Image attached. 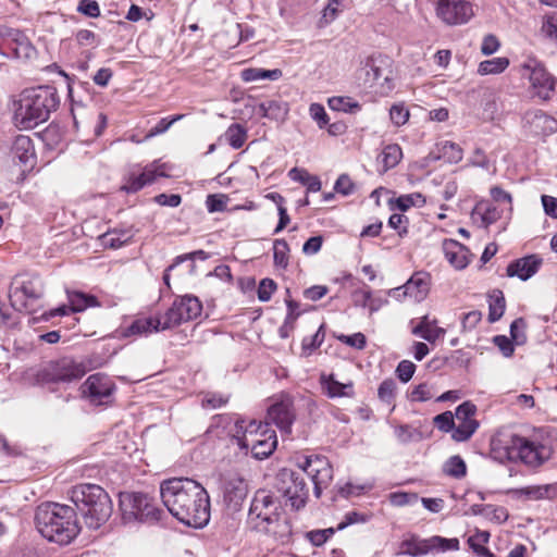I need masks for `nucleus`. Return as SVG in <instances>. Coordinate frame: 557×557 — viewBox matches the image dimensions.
Segmentation results:
<instances>
[{"mask_svg":"<svg viewBox=\"0 0 557 557\" xmlns=\"http://www.w3.org/2000/svg\"><path fill=\"white\" fill-rule=\"evenodd\" d=\"M482 319V313L478 310L466 313L462 318V331L468 332L473 330Z\"/></svg>","mask_w":557,"mask_h":557,"instance_id":"63","label":"nucleus"},{"mask_svg":"<svg viewBox=\"0 0 557 557\" xmlns=\"http://www.w3.org/2000/svg\"><path fill=\"white\" fill-rule=\"evenodd\" d=\"M288 175L290 178H297L296 175H302L306 177L305 185L307 186L308 191L317 193L321 189V181L318 176L310 175L306 170H300L297 168H293Z\"/></svg>","mask_w":557,"mask_h":557,"instance_id":"48","label":"nucleus"},{"mask_svg":"<svg viewBox=\"0 0 557 557\" xmlns=\"http://www.w3.org/2000/svg\"><path fill=\"white\" fill-rule=\"evenodd\" d=\"M276 289V283L271 278H263L260 281L258 286V299L260 301H269L272 297V294Z\"/></svg>","mask_w":557,"mask_h":557,"instance_id":"55","label":"nucleus"},{"mask_svg":"<svg viewBox=\"0 0 557 557\" xmlns=\"http://www.w3.org/2000/svg\"><path fill=\"white\" fill-rule=\"evenodd\" d=\"M160 496L169 512L191 528H203L210 520L207 490L189 478H172L160 484Z\"/></svg>","mask_w":557,"mask_h":557,"instance_id":"1","label":"nucleus"},{"mask_svg":"<svg viewBox=\"0 0 557 557\" xmlns=\"http://www.w3.org/2000/svg\"><path fill=\"white\" fill-rule=\"evenodd\" d=\"M395 436L400 443H409L420 436V433L408 424L395 426Z\"/></svg>","mask_w":557,"mask_h":557,"instance_id":"56","label":"nucleus"},{"mask_svg":"<svg viewBox=\"0 0 557 557\" xmlns=\"http://www.w3.org/2000/svg\"><path fill=\"white\" fill-rule=\"evenodd\" d=\"M120 505L125 515L133 516L141 522H157L163 515V511L144 493L122 494Z\"/></svg>","mask_w":557,"mask_h":557,"instance_id":"9","label":"nucleus"},{"mask_svg":"<svg viewBox=\"0 0 557 557\" xmlns=\"http://www.w3.org/2000/svg\"><path fill=\"white\" fill-rule=\"evenodd\" d=\"M552 490L550 485H536V486H528L523 488L510 490L509 493H512L517 497L524 496L528 499H544L548 497V493Z\"/></svg>","mask_w":557,"mask_h":557,"instance_id":"40","label":"nucleus"},{"mask_svg":"<svg viewBox=\"0 0 557 557\" xmlns=\"http://www.w3.org/2000/svg\"><path fill=\"white\" fill-rule=\"evenodd\" d=\"M280 496L269 490H258L251 500L248 523L257 532L273 537L281 544L290 541V521L284 517Z\"/></svg>","mask_w":557,"mask_h":557,"instance_id":"2","label":"nucleus"},{"mask_svg":"<svg viewBox=\"0 0 557 557\" xmlns=\"http://www.w3.org/2000/svg\"><path fill=\"white\" fill-rule=\"evenodd\" d=\"M459 547V541L457 539H444L441 536H432L430 539L421 540L412 536L409 540L401 542V553L418 557L426 555L432 550H455Z\"/></svg>","mask_w":557,"mask_h":557,"instance_id":"12","label":"nucleus"},{"mask_svg":"<svg viewBox=\"0 0 557 557\" xmlns=\"http://www.w3.org/2000/svg\"><path fill=\"white\" fill-rule=\"evenodd\" d=\"M523 121L535 135L548 136L557 132V120L539 109L525 112Z\"/></svg>","mask_w":557,"mask_h":557,"instance_id":"21","label":"nucleus"},{"mask_svg":"<svg viewBox=\"0 0 557 557\" xmlns=\"http://www.w3.org/2000/svg\"><path fill=\"white\" fill-rule=\"evenodd\" d=\"M334 189L344 196L351 195L355 191V184L347 174H342L336 180Z\"/></svg>","mask_w":557,"mask_h":557,"instance_id":"58","label":"nucleus"},{"mask_svg":"<svg viewBox=\"0 0 557 557\" xmlns=\"http://www.w3.org/2000/svg\"><path fill=\"white\" fill-rule=\"evenodd\" d=\"M499 46H500V44H499V40L497 39V37L492 34H488V35L484 36V38H483V41L481 45V52L484 55H491L498 50Z\"/></svg>","mask_w":557,"mask_h":557,"instance_id":"62","label":"nucleus"},{"mask_svg":"<svg viewBox=\"0 0 557 557\" xmlns=\"http://www.w3.org/2000/svg\"><path fill=\"white\" fill-rule=\"evenodd\" d=\"M338 339L342 343L357 349H363L367 344L366 336L362 333H355L352 335H341L338 336Z\"/></svg>","mask_w":557,"mask_h":557,"instance_id":"61","label":"nucleus"},{"mask_svg":"<svg viewBox=\"0 0 557 557\" xmlns=\"http://www.w3.org/2000/svg\"><path fill=\"white\" fill-rule=\"evenodd\" d=\"M425 205V197L420 193L403 195L396 199V207L400 211H406L411 207H422Z\"/></svg>","mask_w":557,"mask_h":557,"instance_id":"45","label":"nucleus"},{"mask_svg":"<svg viewBox=\"0 0 557 557\" xmlns=\"http://www.w3.org/2000/svg\"><path fill=\"white\" fill-rule=\"evenodd\" d=\"M237 429L236 436L239 437V434H243V437L239 438L238 444L242 447H248L250 438H256L260 436L261 432L269 429L268 422L251 420L249 423H246L245 420H237L235 423Z\"/></svg>","mask_w":557,"mask_h":557,"instance_id":"29","label":"nucleus"},{"mask_svg":"<svg viewBox=\"0 0 557 557\" xmlns=\"http://www.w3.org/2000/svg\"><path fill=\"white\" fill-rule=\"evenodd\" d=\"M490 298L488 321L493 323L503 317L506 308V301L500 290H495L494 294L490 296Z\"/></svg>","mask_w":557,"mask_h":557,"instance_id":"39","label":"nucleus"},{"mask_svg":"<svg viewBox=\"0 0 557 557\" xmlns=\"http://www.w3.org/2000/svg\"><path fill=\"white\" fill-rule=\"evenodd\" d=\"M115 389L114 382L103 373L89 375L81 386L83 397L95 406L111 404Z\"/></svg>","mask_w":557,"mask_h":557,"instance_id":"11","label":"nucleus"},{"mask_svg":"<svg viewBox=\"0 0 557 557\" xmlns=\"http://www.w3.org/2000/svg\"><path fill=\"white\" fill-rule=\"evenodd\" d=\"M282 76L280 69L265 70L258 67L245 69L240 73V77L244 82H257L263 79L277 81Z\"/></svg>","mask_w":557,"mask_h":557,"instance_id":"33","label":"nucleus"},{"mask_svg":"<svg viewBox=\"0 0 557 557\" xmlns=\"http://www.w3.org/2000/svg\"><path fill=\"white\" fill-rule=\"evenodd\" d=\"M11 158L14 164L22 168V173L32 170L36 164V152L29 136L17 135L11 146Z\"/></svg>","mask_w":557,"mask_h":557,"instance_id":"17","label":"nucleus"},{"mask_svg":"<svg viewBox=\"0 0 557 557\" xmlns=\"http://www.w3.org/2000/svg\"><path fill=\"white\" fill-rule=\"evenodd\" d=\"M71 500L89 529H99L112 515V500L100 485L84 483L74 486L71 491Z\"/></svg>","mask_w":557,"mask_h":557,"instance_id":"6","label":"nucleus"},{"mask_svg":"<svg viewBox=\"0 0 557 557\" xmlns=\"http://www.w3.org/2000/svg\"><path fill=\"white\" fill-rule=\"evenodd\" d=\"M405 284L409 299L414 302H421L426 298L430 292L431 275L424 271H417Z\"/></svg>","mask_w":557,"mask_h":557,"instance_id":"25","label":"nucleus"},{"mask_svg":"<svg viewBox=\"0 0 557 557\" xmlns=\"http://www.w3.org/2000/svg\"><path fill=\"white\" fill-rule=\"evenodd\" d=\"M416 371V364L410 360H403L398 363L396 368V375L403 382H409Z\"/></svg>","mask_w":557,"mask_h":557,"instance_id":"54","label":"nucleus"},{"mask_svg":"<svg viewBox=\"0 0 557 557\" xmlns=\"http://www.w3.org/2000/svg\"><path fill=\"white\" fill-rule=\"evenodd\" d=\"M443 472L448 476L461 479L467 474V465L459 455H455L444 462Z\"/></svg>","mask_w":557,"mask_h":557,"instance_id":"37","label":"nucleus"},{"mask_svg":"<svg viewBox=\"0 0 557 557\" xmlns=\"http://www.w3.org/2000/svg\"><path fill=\"white\" fill-rule=\"evenodd\" d=\"M72 312H81L90 307L99 306V302L95 296L86 295L84 293H73L69 295Z\"/></svg>","mask_w":557,"mask_h":557,"instance_id":"38","label":"nucleus"},{"mask_svg":"<svg viewBox=\"0 0 557 557\" xmlns=\"http://www.w3.org/2000/svg\"><path fill=\"white\" fill-rule=\"evenodd\" d=\"M476 406L471 401H465L456 408L455 417L459 421L451 437L456 442L468 441L478 430L479 422L473 418Z\"/></svg>","mask_w":557,"mask_h":557,"instance_id":"15","label":"nucleus"},{"mask_svg":"<svg viewBox=\"0 0 557 557\" xmlns=\"http://www.w3.org/2000/svg\"><path fill=\"white\" fill-rule=\"evenodd\" d=\"M44 295V285L38 276L24 281L21 286L10 292V301L14 309L22 311L27 309V300H37Z\"/></svg>","mask_w":557,"mask_h":557,"instance_id":"16","label":"nucleus"},{"mask_svg":"<svg viewBox=\"0 0 557 557\" xmlns=\"http://www.w3.org/2000/svg\"><path fill=\"white\" fill-rule=\"evenodd\" d=\"M295 418L293 399L288 396L282 397L268 409V419L284 433H290Z\"/></svg>","mask_w":557,"mask_h":557,"instance_id":"19","label":"nucleus"},{"mask_svg":"<svg viewBox=\"0 0 557 557\" xmlns=\"http://www.w3.org/2000/svg\"><path fill=\"white\" fill-rule=\"evenodd\" d=\"M432 397H433V394L431 393L428 384H425V383H421V384L417 385L410 394V399L412 401H426V400L431 399Z\"/></svg>","mask_w":557,"mask_h":557,"instance_id":"64","label":"nucleus"},{"mask_svg":"<svg viewBox=\"0 0 557 557\" xmlns=\"http://www.w3.org/2000/svg\"><path fill=\"white\" fill-rule=\"evenodd\" d=\"M372 292L369 286L364 285L363 288L355 289L351 293V299L355 306L367 308L371 300Z\"/></svg>","mask_w":557,"mask_h":557,"instance_id":"57","label":"nucleus"},{"mask_svg":"<svg viewBox=\"0 0 557 557\" xmlns=\"http://www.w3.org/2000/svg\"><path fill=\"white\" fill-rule=\"evenodd\" d=\"M434 424L443 432H454L456 429L454 416L450 411H445L434 417Z\"/></svg>","mask_w":557,"mask_h":557,"instance_id":"50","label":"nucleus"},{"mask_svg":"<svg viewBox=\"0 0 557 557\" xmlns=\"http://www.w3.org/2000/svg\"><path fill=\"white\" fill-rule=\"evenodd\" d=\"M59 106L57 90L38 86L23 90L14 101L13 122L20 129H32L46 122Z\"/></svg>","mask_w":557,"mask_h":557,"instance_id":"4","label":"nucleus"},{"mask_svg":"<svg viewBox=\"0 0 557 557\" xmlns=\"http://www.w3.org/2000/svg\"><path fill=\"white\" fill-rule=\"evenodd\" d=\"M202 311V305L199 299L191 295H185L176 299L173 305L162 315L163 329H172L183 322L196 319Z\"/></svg>","mask_w":557,"mask_h":557,"instance_id":"10","label":"nucleus"},{"mask_svg":"<svg viewBox=\"0 0 557 557\" xmlns=\"http://www.w3.org/2000/svg\"><path fill=\"white\" fill-rule=\"evenodd\" d=\"M541 264L542 258L537 255H529L510 262L507 267V275L510 277L517 276L521 281H527L539 271Z\"/></svg>","mask_w":557,"mask_h":557,"instance_id":"23","label":"nucleus"},{"mask_svg":"<svg viewBox=\"0 0 557 557\" xmlns=\"http://www.w3.org/2000/svg\"><path fill=\"white\" fill-rule=\"evenodd\" d=\"M386 60L382 58H368L359 70V79H363V84L370 87L374 85H383L381 81L387 82Z\"/></svg>","mask_w":557,"mask_h":557,"instance_id":"22","label":"nucleus"},{"mask_svg":"<svg viewBox=\"0 0 557 557\" xmlns=\"http://www.w3.org/2000/svg\"><path fill=\"white\" fill-rule=\"evenodd\" d=\"M509 65V60L505 57L494 58L491 60L482 61L479 64L478 72L481 75L499 74L504 72Z\"/></svg>","mask_w":557,"mask_h":557,"instance_id":"41","label":"nucleus"},{"mask_svg":"<svg viewBox=\"0 0 557 557\" xmlns=\"http://www.w3.org/2000/svg\"><path fill=\"white\" fill-rule=\"evenodd\" d=\"M10 49L17 59H32L36 54V49L25 34L14 30L10 34Z\"/></svg>","mask_w":557,"mask_h":557,"instance_id":"30","label":"nucleus"},{"mask_svg":"<svg viewBox=\"0 0 557 557\" xmlns=\"http://www.w3.org/2000/svg\"><path fill=\"white\" fill-rule=\"evenodd\" d=\"M309 113L320 128H324L329 124V115L322 104L317 102L311 103L309 107Z\"/></svg>","mask_w":557,"mask_h":557,"instance_id":"53","label":"nucleus"},{"mask_svg":"<svg viewBox=\"0 0 557 557\" xmlns=\"http://www.w3.org/2000/svg\"><path fill=\"white\" fill-rule=\"evenodd\" d=\"M161 317L139 318L120 331L122 337L147 335L152 332L164 331Z\"/></svg>","mask_w":557,"mask_h":557,"instance_id":"24","label":"nucleus"},{"mask_svg":"<svg viewBox=\"0 0 557 557\" xmlns=\"http://www.w3.org/2000/svg\"><path fill=\"white\" fill-rule=\"evenodd\" d=\"M335 533V529L329 528L323 530H313L306 534L307 539L314 546L323 545L333 534Z\"/></svg>","mask_w":557,"mask_h":557,"instance_id":"52","label":"nucleus"},{"mask_svg":"<svg viewBox=\"0 0 557 557\" xmlns=\"http://www.w3.org/2000/svg\"><path fill=\"white\" fill-rule=\"evenodd\" d=\"M225 137L232 148L239 149L245 144L247 132L242 125L232 124L225 132Z\"/></svg>","mask_w":557,"mask_h":557,"instance_id":"43","label":"nucleus"},{"mask_svg":"<svg viewBox=\"0 0 557 557\" xmlns=\"http://www.w3.org/2000/svg\"><path fill=\"white\" fill-rule=\"evenodd\" d=\"M396 383L393 379L384 380L377 389V396L381 401L391 405L395 399Z\"/></svg>","mask_w":557,"mask_h":557,"instance_id":"47","label":"nucleus"},{"mask_svg":"<svg viewBox=\"0 0 557 557\" xmlns=\"http://www.w3.org/2000/svg\"><path fill=\"white\" fill-rule=\"evenodd\" d=\"M165 168V163L153 161L146 165L140 174H131L122 189L126 193H136L146 185L152 184L157 177H168Z\"/></svg>","mask_w":557,"mask_h":557,"instance_id":"18","label":"nucleus"},{"mask_svg":"<svg viewBox=\"0 0 557 557\" xmlns=\"http://www.w3.org/2000/svg\"><path fill=\"white\" fill-rule=\"evenodd\" d=\"M443 251L446 260L458 270L465 269L469 260V250L455 239H445L443 242Z\"/></svg>","mask_w":557,"mask_h":557,"instance_id":"27","label":"nucleus"},{"mask_svg":"<svg viewBox=\"0 0 557 557\" xmlns=\"http://www.w3.org/2000/svg\"><path fill=\"white\" fill-rule=\"evenodd\" d=\"M310 478L314 485V494L320 497L322 488L326 487L333 479V468L329 465L323 469H313L310 471Z\"/></svg>","mask_w":557,"mask_h":557,"instance_id":"36","label":"nucleus"},{"mask_svg":"<svg viewBox=\"0 0 557 557\" xmlns=\"http://www.w3.org/2000/svg\"><path fill=\"white\" fill-rule=\"evenodd\" d=\"M277 440L273 430H264L260 436L250 438L251 454L256 459L268 458L276 448Z\"/></svg>","mask_w":557,"mask_h":557,"instance_id":"26","label":"nucleus"},{"mask_svg":"<svg viewBox=\"0 0 557 557\" xmlns=\"http://www.w3.org/2000/svg\"><path fill=\"white\" fill-rule=\"evenodd\" d=\"M258 113L263 117L281 121L287 115L288 106L284 101L271 99L258 106Z\"/></svg>","mask_w":557,"mask_h":557,"instance_id":"31","label":"nucleus"},{"mask_svg":"<svg viewBox=\"0 0 557 557\" xmlns=\"http://www.w3.org/2000/svg\"><path fill=\"white\" fill-rule=\"evenodd\" d=\"M490 539V534L487 532H479L473 536L469 537V544L471 548L480 556L485 557H494V555L485 548L482 544L486 543Z\"/></svg>","mask_w":557,"mask_h":557,"instance_id":"46","label":"nucleus"},{"mask_svg":"<svg viewBox=\"0 0 557 557\" xmlns=\"http://www.w3.org/2000/svg\"><path fill=\"white\" fill-rule=\"evenodd\" d=\"M492 451L499 460L520 461L529 468H539L550 459L549 445L531 441L509 430L498 431L491 441Z\"/></svg>","mask_w":557,"mask_h":557,"instance_id":"3","label":"nucleus"},{"mask_svg":"<svg viewBox=\"0 0 557 557\" xmlns=\"http://www.w3.org/2000/svg\"><path fill=\"white\" fill-rule=\"evenodd\" d=\"M133 238L129 230H111L102 234L99 239L104 248L117 249L128 244Z\"/></svg>","mask_w":557,"mask_h":557,"instance_id":"32","label":"nucleus"},{"mask_svg":"<svg viewBox=\"0 0 557 557\" xmlns=\"http://www.w3.org/2000/svg\"><path fill=\"white\" fill-rule=\"evenodd\" d=\"M289 247L285 239H275L273 244L274 264L285 269L288 265Z\"/></svg>","mask_w":557,"mask_h":557,"instance_id":"44","label":"nucleus"},{"mask_svg":"<svg viewBox=\"0 0 557 557\" xmlns=\"http://www.w3.org/2000/svg\"><path fill=\"white\" fill-rule=\"evenodd\" d=\"M523 67L530 71L529 79L534 90V95L544 101L549 100L555 90V77H553L546 69L536 61H531L524 64Z\"/></svg>","mask_w":557,"mask_h":557,"instance_id":"14","label":"nucleus"},{"mask_svg":"<svg viewBox=\"0 0 557 557\" xmlns=\"http://www.w3.org/2000/svg\"><path fill=\"white\" fill-rule=\"evenodd\" d=\"M493 343L495 346L498 347V349L502 351L504 357H511L515 351L513 344L510 338H508L506 335H496L493 338Z\"/></svg>","mask_w":557,"mask_h":557,"instance_id":"60","label":"nucleus"},{"mask_svg":"<svg viewBox=\"0 0 557 557\" xmlns=\"http://www.w3.org/2000/svg\"><path fill=\"white\" fill-rule=\"evenodd\" d=\"M85 374V368L70 358L51 361L36 370H30L27 375L34 384L46 385L50 383H71L79 380Z\"/></svg>","mask_w":557,"mask_h":557,"instance_id":"7","label":"nucleus"},{"mask_svg":"<svg viewBox=\"0 0 557 557\" xmlns=\"http://www.w3.org/2000/svg\"><path fill=\"white\" fill-rule=\"evenodd\" d=\"M325 337L323 325H320L317 332L308 337H305L301 343V355L305 357L310 356L317 348L321 346Z\"/></svg>","mask_w":557,"mask_h":557,"instance_id":"42","label":"nucleus"},{"mask_svg":"<svg viewBox=\"0 0 557 557\" xmlns=\"http://www.w3.org/2000/svg\"><path fill=\"white\" fill-rule=\"evenodd\" d=\"M248 494L247 482L239 476L227 479L223 487V499L227 508L232 511H238Z\"/></svg>","mask_w":557,"mask_h":557,"instance_id":"20","label":"nucleus"},{"mask_svg":"<svg viewBox=\"0 0 557 557\" xmlns=\"http://www.w3.org/2000/svg\"><path fill=\"white\" fill-rule=\"evenodd\" d=\"M437 17L449 26L467 24L474 15L472 3L467 0H438Z\"/></svg>","mask_w":557,"mask_h":557,"instance_id":"13","label":"nucleus"},{"mask_svg":"<svg viewBox=\"0 0 557 557\" xmlns=\"http://www.w3.org/2000/svg\"><path fill=\"white\" fill-rule=\"evenodd\" d=\"M409 116V110L403 103L393 104L389 109L391 121L396 126L406 124Z\"/></svg>","mask_w":557,"mask_h":557,"instance_id":"49","label":"nucleus"},{"mask_svg":"<svg viewBox=\"0 0 557 557\" xmlns=\"http://www.w3.org/2000/svg\"><path fill=\"white\" fill-rule=\"evenodd\" d=\"M77 11L89 17H98L100 15V7L95 0H81Z\"/></svg>","mask_w":557,"mask_h":557,"instance_id":"59","label":"nucleus"},{"mask_svg":"<svg viewBox=\"0 0 557 557\" xmlns=\"http://www.w3.org/2000/svg\"><path fill=\"white\" fill-rule=\"evenodd\" d=\"M403 158V151L399 145L389 144L384 147L379 156V161L383 164V170L387 171L395 168Z\"/></svg>","mask_w":557,"mask_h":557,"instance_id":"34","label":"nucleus"},{"mask_svg":"<svg viewBox=\"0 0 557 557\" xmlns=\"http://www.w3.org/2000/svg\"><path fill=\"white\" fill-rule=\"evenodd\" d=\"M35 523L45 539L60 545L70 544L79 532L75 509L58 503L39 505L35 513Z\"/></svg>","mask_w":557,"mask_h":557,"instance_id":"5","label":"nucleus"},{"mask_svg":"<svg viewBox=\"0 0 557 557\" xmlns=\"http://www.w3.org/2000/svg\"><path fill=\"white\" fill-rule=\"evenodd\" d=\"M320 383L322 389L330 398L352 397L355 395L354 384L351 382L346 384L341 383L337 380H335L333 374H321Z\"/></svg>","mask_w":557,"mask_h":557,"instance_id":"28","label":"nucleus"},{"mask_svg":"<svg viewBox=\"0 0 557 557\" xmlns=\"http://www.w3.org/2000/svg\"><path fill=\"white\" fill-rule=\"evenodd\" d=\"M274 488L289 503L292 509L298 511L305 508L309 498V488L301 472L292 469H281L274 482Z\"/></svg>","mask_w":557,"mask_h":557,"instance_id":"8","label":"nucleus"},{"mask_svg":"<svg viewBox=\"0 0 557 557\" xmlns=\"http://www.w3.org/2000/svg\"><path fill=\"white\" fill-rule=\"evenodd\" d=\"M329 107L334 111L355 114L361 110V104L351 97L334 96L327 101Z\"/></svg>","mask_w":557,"mask_h":557,"instance_id":"35","label":"nucleus"},{"mask_svg":"<svg viewBox=\"0 0 557 557\" xmlns=\"http://www.w3.org/2000/svg\"><path fill=\"white\" fill-rule=\"evenodd\" d=\"M443 157L450 163H458L462 159V149L459 145L446 141L442 147Z\"/></svg>","mask_w":557,"mask_h":557,"instance_id":"51","label":"nucleus"}]
</instances>
